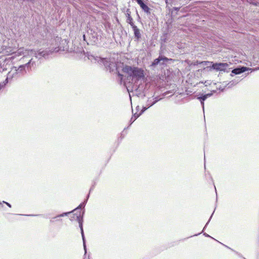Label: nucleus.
I'll list each match as a JSON object with an SVG mask.
<instances>
[{"instance_id":"obj_1","label":"nucleus","mask_w":259,"mask_h":259,"mask_svg":"<svg viewBox=\"0 0 259 259\" xmlns=\"http://www.w3.org/2000/svg\"><path fill=\"white\" fill-rule=\"evenodd\" d=\"M4 53L7 55H13L12 57H9L6 59V60L8 61H10L17 57H19L22 55H23L24 57L30 58L34 56L36 58H39L37 51L36 52L32 50H28L23 48H21L17 51H15L14 49L8 47L4 50Z\"/></svg>"},{"instance_id":"obj_2","label":"nucleus","mask_w":259,"mask_h":259,"mask_svg":"<svg viewBox=\"0 0 259 259\" xmlns=\"http://www.w3.org/2000/svg\"><path fill=\"white\" fill-rule=\"evenodd\" d=\"M123 73L127 75V79L131 80L133 83H136L144 77V70L137 67L125 66L122 68Z\"/></svg>"},{"instance_id":"obj_3","label":"nucleus","mask_w":259,"mask_h":259,"mask_svg":"<svg viewBox=\"0 0 259 259\" xmlns=\"http://www.w3.org/2000/svg\"><path fill=\"white\" fill-rule=\"evenodd\" d=\"M61 41V37L57 36L56 37L52 38L49 42L50 47H49L48 50H39L37 51L39 59L41 57L47 58L53 53L59 52L60 50V45Z\"/></svg>"},{"instance_id":"obj_4","label":"nucleus","mask_w":259,"mask_h":259,"mask_svg":"<svg viewBox=\"0 0 259 259\" xmlns=\"http://www.w3.org/2000/svg\"><path fill=\"white\" fill-rule=\"evenodd\" d=\"M87 199H86L83 202L81 203L77 208L74 209L72 212L73 213V217L70 218V220L71 221L76 220L78 222L79 224V227L80 228L81 230V236L83 242V247L85 250V252H86V246L85 244V239H84V236L83 234V231L82 228V224L81 222V212L80 210V209L81 208H83L85 206V203L87 202Z\"/></svg>"},{"instance_id":"obj_5","label":"nucleus","mask_w":259,"mask_h":259,"mask_svg":"<svg viewBox=\"0 0 259 259\" xmlns=\"http://www.w3.org/2000/svg\"><path fill=\"white\" fill-rule=\"evenodd\" d=\"M91 57L93 58L95 61H97L99 63H103L105 67L108 70H109L110 72L116 70L119 76H123V75L121 74L119 71L117 70V64L116 63L111 61L110 59L103 58L99 57H95L94 56H92Z\"/></svg>"},{"instance_id":"obj_6","label":"nucleus","mask_w":259,"mask_h":259,"mask_svg":"<svg viewBox=\"0 0 259 259\" xmlns=\"http://www.w3.org/2000/svg\"><path fill=\"white\" fill-rule=\"evenodd\" d=\"M35 65V61L33 60L32 58H31L27 63L20 65L18 67H16L18 75L20 77L26 73V68H27V69L29 71L32 68L34 67Z\"/></svg>"},{"instance_id":"obj_7","label":"nucleus","mask_w":259,"mask_h":259,"mask_svg":"<svg viewBox=\"0 0 259 259\" xmlns=\"http://www.w3.org/2000/svg\"><path fill=\"white\" fill-rule=\"evenodd\" d=\"M18 72H17L16 67H12L10 71L8 73L5 81L3 82H0V89L3 88L6 83L11 82L13 79H16L19 77Z\"/></svg>"},{"instance_id":"obj_8","label":"nucleus","mask_w":259,"mask_h":259,"mask_svg":"<svg viewBox=\"0 0 259 259\" xmlns=\"http://www.w3.org/2000/svg\"><path fill=\"white\" fill-rule=\"evenodd\" d=\"M228 67L227 63H220L213 64L211 68L217 71H225Z\"/></svg>"},{"instance_id":"obj_9","label":"nucleus","mask_w":259,"mask_h":259,"mask_svg":"<svg viewBox=\"0 0 259 259\" xmlns=\"http://www.w3.org/2000/svg\"><path fill=\"white\" fill-rule=\"evenodd\" d=\"M101 34L100 32L99 34L95 31H93L92 30H91V36L90 38L92 39L93 42L95 44H97L99 40L101 39Z\"/></svg>"},{"instance_id":"obj_10","label":"nucleus","mask_w":259,"mask_h":259,"mask_svg":"<svg viewBox=\"0 0 259 259\" xmlns=\"http://www.w3.org/2000/svg\"><path fill=\"white\" fill-rule=\"evenodd\" d=\"M251 69V68H247L246 67H241L240 68H237L233 69L232 71V73L234 74H239L246 71L250 70Z\"/></svg>"},{"instance_id":"obj_11","label":"nucleus","mask_w":259,"mask_h":259,"mask_svg":"<svg viewBox=\"0 0 259 259\" xmlns=\"http://www.w3.org/2000/svg\"><path fill=\"white\" fill-rule=\"evenodd\" d=\"M132 27L134 31L135 37L137 39H139L141 37L140 30L135 25L132 26Z\"/></svg>"},{"instance_id":"obj_12","label":"nucleus","mask_w":259,"mask_h":259,"mask_svg":"<svg viewBox=\"0 0 259 259\" xmlns=\"http://www.w3.org/2000/svg\"><path fill=\"white\" fill-rule=\"evenodd\" d=\"M169 60V59L164 56H159L158 58L155 59L152 63V66L157 65L161 61H165Z\"/></svg>"},{"instance_id":"obj_13","label":"nucleus","mask_w":259,"mask_h":259,"mask_svg":"<svg viewBox=\"0 0 259 259\" xmlns=\"http://www.w3.org/2000/svg\"><path fill=\"white\" fill-rule=\"evenodd\" d=\"M212 95V94H207L201 97H197V99L201 102V104L202 106L203 109L204 110V101H205L207 98L210 97Z\"/></svg>"},{"instance_id":"obj_14","label":"nucleus","mask_w":259,"mask_h":259,"mask_svg":"<svg viewBox=\"0 0 259 259\" xmlns=\"http://www.w3.org/2000/svg\"><path fill=\"white\" fill-rule=\"evenodd\" d=\"M126 18H127L126 22L128 23V24H130V25L131 26V27L133 26V25H134L135 24L133 22V19L130 15V12L129 10H127L126 11Z\"/></svg>"},{"instance_id":"obj_15","label":"nucleus","mask_w":259,"mask_h":259,"mask_svg":"<svg viewBox=\"0 0 259 259\" xmlns=\"http://www.w3.org/2000/svg\"><path fill=\"white\" fill-rule=\"evenodd\" d=\"M152 103L151 99H148L147 102V105L146 107H143V109L142 110V112H144L146 110H147L148 108L151 107L150 105Z\"/></svg>"},{"instance_id":"obj_16","label":"nucleus","mask_w":259,"mask_h":259,"mask_svg":"<svg viewBox=\"0 0 259 259\" xmlns=\"http://www.w3.org/2000/svg\"><path fill=\"white\" fill-rule=\"evenodd\" d=\"M140 7L145 12H146L147 13H150V9L146 4H143Z\"/></svg>"},{"instance_id":"obj_17","label":"nucleus","mask_w":259,"mask_h":259,"mask_svg":"<svg viewBox=\"0 0 259 259\" xmlns=\"http://www.w3.org/2000/svg\"><path fill=\"white\" fill-rule=\"evenodd\" d=\"M70 212H71L63 213H62V214H60V215H58V216H57V217H54V218H52V220H53V219H56V218H57V217H64V216H66V215H67L69 213H70Z\"/></svg>"},{"instance_id":"obj_18","label":"nucleus","mask_w":259,"mask_h":259,"mask_svg":"<svg viewBox=\"0 0 259 259\" xmlns=\"http://www.w3.org/2000/svg\"><path fill=\"white\" fill-rule=\"evenodd\" d=\"M201 64H202L204 66H206L209 64H212V62H209V61H202L200 62Z\"/></svg>"},{"instance_id":"obj_19","label":"nucleus","mask_w":259,"mask_h":259,"mask_svg":"<svg viewBox=\"0 0 259 259\" xmlns=\"http://www.w3.org/2000/svg\"><path fill=\"white\" fill-rule=\"evenodd\" d=\"M161 98L158 99L157 97L155 98L153 100H154V101L152 102V103L150 105V106H152L154 104H155L157 102L161 100Z\"/></svg>"},{"instance_id":"obj_20","label":"nucleus","mask_w":259,"mask_h":259,"mask_svg":"<svg viewBox=\"0 0 259 259\" xmlns=\"http://www.w3.org/2000/svg\"><path fill=\"white\" fill-rule=\"evenodd\" d=\"M143 112L142 111L139 114H137L136 113L134 114L133 117H134V121H135Z\"/></svg>"},{"instance_id":"obj_21","label":"nucleus","mask_w":259,"mask_h":259,"mask_svg":"<svg viewBox=\"0 0 259 259\" xmlns=\"http://www.w3.org/2000/svg\"><path fill=\"white\" fill-rule=\"evenodd\" d=\"M136 2H137V3L140 6H141L142 5H143L144 3L143 0H136Z\"/></svg>"},{"instance_id":"obj_22","label":"nucleus","mask_w":259,"mask_h":259,"mask_svg":"<svg viewBox=\"0 0 259 259\" xmlns=\"http://www.w3.org/2000/svg\"><path fill=\"white\" fill-rule=\"evenodd\" d=\"M3 203L6 204L9 207H11V205L8 202H5V201H3Z\"/></svg>"},{"instance_id":"obj_23","label":"nucleus","mask_w":259,"mask_h":259,"mask_svg":"<svg viewBox=\"0 0 259 259\" xmlns=\"http://www.w3.org/2000/svg\"><path fill=\"white\" fill-rule=\"evenodd\" d=\"M200 62H199V61H197L196 62H195L194 63V65H198V64H201Z\"/></svg>"},{"instance_id":"obj_24","label":"nucleus","mask_w":259,"mask_h":259,"mask_svg":"<svg viewBox=\"0 0 259 259\" xmlns=\"http://www.w3.org/2000/svg\"><path fill=\"white\" fill-rule=\"evenodd\" d=\"M134 117L133 116L131 119V121H132V122H133L134 121Z\"/></svg>"},{"instance_id":"obj_25","label":"nucleus","mask_w":259,"mask_h":259,"mask_svg":"<svg viewBox=\"0 0 259 259\" xmlns=\"http://www.w3.org/2000/svg\"><path fill=\"white\" fill-rule=\"evenodd\" d=\"M24 1H30L33 2V0H23Z\"/></svg>"},{"instance_id":"obj_26","label":"nucleus","mask_w":259,"mask_h":259,"mask_svg":"<svg viewBox=\"0 0 259 259\" xmlns=\"http://www.w3.org/2000/svg\"><path fill=\"white\" fill-rule=\"evenodd\" d=\"M83 39L85 40V35H84V34L83 35Z\"/></svg>"},{"instance_id":"obj_27","label":"nucleus","mask_w":259,"mask_h":259,"mask_svg":"<svg viewBox=\"0 0 259 259\" xmlns=\"http://www.w3.org/2000/svg\"><path fill=\"white\" fill-rule=\"evenodd\" d=\"M205 235L206 236H209V235H207V234H205Z\"/></svg>"},{"instance_id":"obj_28","label":"nucleus","mask_w":259,"mask_h":259,"mask_svg":"<svg viewBox=\"0 0 259 259\" xmlns=\"http://www.w3.org/2000/svg\"><path fill=\"white\" fill-rule=\"evenodd\" d=\"M257 69V68H255L254 69H253V70H256Z\"/></svg>"}]
</instances>
